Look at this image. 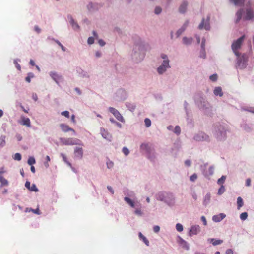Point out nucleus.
Instances as JSON below:
<instances>
[{"label":"nucleus","mask_w":254,"mask_h":254,"mask_svg":"<svg viewBox=\"0 0 254 254\" xmlns=\"http://www.w3.org/2000/svg\"><path fill=\"white\" fill-rule=\"evenodd\" d=\"M195 105L205 114L210 115L212 113V106L206 100V96L202 92L196 93L194 96Z\"/></svg>","instance_id":"obj_1"},{"label":"nucleus","mask_w":254,"mask_h":254,"mask_svg":"<svg viewBox=\"0 0 254 254\" xmlns=\"http://www.w3.org/2000/svg\"><path fill=\"white\" fill-rule=\"evenodd\" d=\"M146 46L140 39L135 43L131 54L132 60L136 63L141 62L144 58L146 52Z\"/></svg>","instance_id":"obj_2"},{"label":"nucleus","mask_w":254,"mask_h":254,"mask_svg":"<svg viewBox=\"0 0 254 254\" xmlns=\"http://www.w3.org/2000/svg\"><path fill=\"white\" fill-rule=\"evenodd\" d=\"M227 130L228 129L224 124L218 123L214 126L213 133L218 141H224L227 138Z\"/></svg>","instance_id":"obj_3"},{"label":"nucleus","mask_w":254,"mask_h":254,"mask_svg":"<svg viewBox=\"0 0 254 254\" xmlns=\"http://www.w3.org/2000/svg\"><path fill=\"white\" fill-rule=\"evenodd\" d=\"M157 200L164 202L169 206H173L175 203L174 195L170 192L160 191L156 195Z\"/></svg>","instance_id":"obj_4"},{"label":"nucleus","mask_w":254,"mask_h":254,"mask_svg":"<svg viewBox=\"0 0 254 254\" xmlns=\"http://www.w3.org/2000/svg\"><path fill=\"white\" fill-rule=\"evenodd\" d=\"M124 200L130 207L135 208L134 211V213L135 215L138 216H141L143 215V212L141 210V204L137 200H132L128 197H125Z\"/></svg>","instance_id":"obj_5"},{"label":"nucleus","mask_w":254,"mask_h":254,"mask_svg":"<svg viewBox=\"0 0 254 254\" xmlns=\"http://www.w3.org/2000/svg\"><path fill=\"white\" fill-rule=\"evenodd\" d=\"M140 149L145 151L147 157L152 162H154L156 158L155 149L152 145L149 143H142Z\"/></svg>","instance_id":"obj_6"},{"label":"nucleus","mask_w":254,"mask_h":254,"mask_svg":"<svg viewBox=\"0 0 254 254\" xmlns=\"http://www.w3.org/2000/svg\"><path fill=\"white\" fill-rule=\"evenodd\" d=\"M128 97V94L126 90L122 88L118 89L114 95V100L118 102H123Z\"/></svg>","instance_id":"obj_7"},{"label":"nucleus","mask_w":254,"mask_h":254,"mask_svg":"<svg viewBox=\"0 0 254 254\" xmlns=\"http://www.w3.org/2000/svg\"><path fill=\"white\" fill-rule=\"evenodd\" d=\"M193 139L197 142L205 141L209 142L210 141L209 136L203 131H199L194 134Z\"/></svg>","instance_id":"obj_8"},{"label":"nucleus","mask_w":254,"mask_h":254,"mask_svg":"<svg viewBox=\"0 0 254 254\" xmlns=\"http://www.w3.org/2000/svg\"><path fill=\"white\" fill-rule=\"evenodd\" d=\"M61 142L65 145H83L82 141L76 138H60V139Z\"/></svg>","instance_id":"obj_9"},{"label":"nucleus","mask_w":254,"mask_h":254,"mask_svg":"<svg viewBox=\"0 0 254 254\" xmlns=\"http://www.w3.org/2000/svg\"><path fill=\"white\" fill-rule=\"evenodd\" d=\"M244 38L245 36L243 35L239 38L237 40L235 41L232 44V49L235 54L238 57L239 56L240 53L237 50L240 48Z\"/></svg>","instance_id":"obj_10"},{"label":"nucleus","mask_w":254,"mask_h":254,"mask_svg":"<svg viewBox=\"0 0 254 254\" xmlns=\"http://www.w3.org/2000/svg\"><path fill=\"white\" fill-rule=\"evenodd\" d=\"M210 16L208 15L207 16L206 19L203 18L201 22L198 25V28L199 30L205 29L206 31H209L210 30Z\"/></svg>","instance_id":"obj_11"},{"label":"nucleus","mask_w":254,"mask_h":254,"mask_svg":"<svg viewBox=\"0 0 254 254\" xmlns=\"http://www.w3.org/2000/svg\"><path fill=\"white\" fill-rule=\"evenodd\" d=\"M109 111L112 113L116 119L121 122L124 123L125 120L120 113L115 108L110 107L108 108Z\"/></svg>","instance_id":"obj_12"},{"label":"nucleus","mask_w":254,"mask_h":254,"mask_svg":"<svg viewBox=\"0 0 254 254\" xmlns=\"http://www.w3.org/2000/svg\"><path fill=\"white\" fill-rule=\"evenodd\" d=\"M67 20H68L69 23L71 26L72 28L75 31H79L80 27L77 22L73 19L72 16L71 14H68L67 16Z\"/></svg>","instance_id":"obj_13"},{"label":"nucleus","mask_w":254,"mask_h":254,"mask_svg":"<svg viewBox=\"0 0 254 254\" xmlns=\"http://www.w3.org/2000/svg\"><path fill=\"white\" fill-rule=\"evenodd\" d=\"M102 6L100 3L90 2L87 5V8L89 12H94L99 10Z\"/></svg>","instance_id":"obj_14"},{"label":"nucleus","mask_w":254,"mask_h":254,"mask_svg":"<svg viewBox=\"0 0 254 254\" xmlns=\"http://www.w3.org/2000/svg\"><path fill=\"white\" fill-rule=\"evenodd\" d=\"M76 72L78 75V76L85 79H89L90 77L88 72L80 67H78L76 69Z\"/></svg>","instance_id":"obj_15"},{"label":"nucleus","mask_w":254,"mask_h":254,"mask_svg":"<svg viewBox=\"0 0 254 254\" xmlns=\"http://www.w3.org/2000/svg\"><path fill=\"white\" fill-rule=\"evenodd\" d=\"M49 75L51 78L57 84L62 80L63 77L61 74H58L55 71H51L49 72Z\"/></svg>","instance_id":"obj_16"},{"label":"nucleus","mask_w":254,"mask_h":254,"mask_svg":"<svg viewBox=\"0 0 254 254\" xmlns=\"http://www.w3.org/2000/svg\"><path fill=\"white\" fill-rule=\"evenodd\" d=\"M247 60L243 56L237 58V66L240 69H244L246 67Z\"/></svg>","instance_id":"obj_17"},{"label":"nucleus","mask_w":254,"mask_h":254,"mask_svg":"<svg viewBox=\"0 0 254 254\" xmlns=\"http://www.w3.org/2000/svg\"><path fill=\"white\" fill-rule=\"evenodd\" d=\"M200 231V227L198 225H192L189 230V235L192 236V235H197Z\"/></svg>","instance_id":"obj_18"},{"label":"nucleus","mask_w":254,"mask_h":254,"mask_svg":"<svg viewBox=\"0 0 254 254\" xmlns=\"http://www.w3.org/2000/svg\"><path fill=\"white\" fill-rule=\"evenodd\" d=\"M178 243L182 247V248L186 250H189L190 249V246L189 243L186 241L182 238L180 236H178Z\"/></svg>","instance_id":"obj_19"},{"label":"nucleus","mask_w":254,"mask_h":254,"mask_svg":"<svg viewBox=\"0 0 254 254\" xmlns=\"http://www.w3.org/2000/svg\"><path fill=\"white\" fill-rule=\"evenodd\" d=\"M189 24V21L187 20L185 21L183 25L179 28L176 33V37H179L186 29Z\"/></svg>","instance_id":"obj_20"},{"label":"nucleus","mask_w":254,"mask_h":254,"mask_svg":"<svg viewBox=\"0 0 254 254\" xmlns=\"http://www.w3.org/2000/svg\"><path fill=\"white\" fill-rule=\"evenodd\" d=\"M74 154L76 158L78 159H81L83 155V150L82 148L76 147L74 149Z\"/></svg>","instance_id":"obj_21"},{"label":"nucleus","mask_w":254,"mask_h":254,"mask_svg":"<svg viewBox=\"0 0 254 254\" xmlns=\"http://www.w3.org/2000/svg\"><path fill=\"white\" fill-rule=\"evenodd\" d=\"M170 68L166 66L160 65L157 68L156 71L159 75H162Z\"/></svg>","instance_id":"obj_22"},{"label":"nucleus","mask_w":254,"mask_h":254,"mask_svg":"<svg viewBox=\"0 0 254 254\" xmlns=\"http://www.w3.org/2000/svg\"><path fill=\"white\" fill-rule=\"evenodd\" d=\"M60 127L62 130L63 132H67L71 131H72L74 133V134H75V130L73 128L70 127L66 124H64V123L61 124L60 125Z\"/></svg>","instance_id":"obj_23"},{"label":"nucleus","mask_w":254,"mask_h":254,"mask_svg":"<svg viewBox=\"0 0 254 254\" xmlns=\"http://www.w3.org/2000/svg\"><path fill=\"white\" fill-rule=\"evenodd\" d=\"M226 217V215L223 213H219L217 215H215L212 217V220L215 222H220L223 219Z\"/></svg>","instance_id":"obj_24"},{"label":"nucleus","mask_w":254,"mask_h":254,"mask_svg":"<svg viewBox=\"0 0 254 254\" xmlns=\"http://www.w3.org/2000/svg\"><path fill=\"white\" fill-rule=\"evenodd\" d=\"M186 121L187 123V126L190 128H192L194 127V123L193 120L191 117L189 116V113L186 114Z\"/></svg>","instance_id":"obj_25"},{"label":"nucleus","mask_w":254,"mask_h":254,"mask_svg":"<svg viewBox=\"0 0 254 254\" xmlns=\"http://www.w3.org/2000/svg\"><path fill=\"white\" fill-rule=\"evenodd\" d=\"M188 6V2L186 0L183 1V2L180 5L179 8V12L181 14H184L186 12Z\"/></svg>","instance_id":"obj_26"},{"label":"nucleus","mask_w":254,"mask_h":254,"mask_svg":"<svg viewBox=\"0 0 254 254\" xmlns=\"http://www.w3.org/2000/svg\"><path fill=\"white\" fill-rule=\"evenodd\" d=\"M100 132L102 136L107 140H110L111 135L104 128H100Z\"/></svg>","instance_id":"obj_27"},{"label":"nucleus","mask_w":254,"mask_h":254,"mask_svg":"<svg viewBox=\"0 0 254 254\" xmlns=\"http://www.w3.org/2000/svg\"><path fill=\"white\" fill-rule=\"evenodd\" d=\"M254 17V13L251 9H247L244 19L245 20H251Z\"/></svg>","instance_id":"obj_28"},{"label":"nucleus","mask_w":254,"mask_h":254,"mask_svg":"<svg viewBox=\"0 0 254 254\" xmlns=\"http://www.w3.org/2000/svg\"><path fill=\"white\" fill-rule=\"evenodd\" d=\"M193 41L192 37H183L182 38V43L185 45L188 46L191 45Z\"/></svg>","instance_id":"obj_29"},{"label":"nucleus","mask_w":254,"mask_h":254,"mask_svg":"<svg viewBox=\"0 0 254 254\" xmlns=\"http://www.w3.org/2000/svg\"><path fill=\"white\" fill-rule=\"evenodd\" d=\"M241 128L247 132H251L253 130L252 126L246 123H243L241 125Z\"/></svg>","instance_id":"obj_30"},{"label":"nucleus","mask_w":254,"mask_h":254,"mask_svg":"<svg viewBox=\"0 0 254 254\" xmlns=\"http://www.w3.org/2000/svg\"><path fill=\"white\" fill-rule=\"evenodd\" d=\"M126 107L127 108L128 110L132 112H133L136 107V105L135 103H131L129 102H127L125 103Z\"/></svg>","instance_id":"obj_31"},{"label":"nucleus","mask_w":254,"mask_h":254,"mask_svg":"<svg viewBox=\"0 0 254 254\" xmlns=\"http://www.w3.org/2000/svg\"><path fill=\"white\" fill-rule=\"evenodd\" d=\"M213 93L216 96L222 97L223 95L222 88L220 86L215 87Z\"/></svg>","instance_id":"obj_32"},{"label":"nucleus","mask_w":254,"mask_h":254,"mask_svg":"<svg viewBox=\"0 0 254 254\" xmlns=\"http://www.w3.org/2000/svg\"><path fill=\"white\" fill-rule=\"evenodd\" d=\"M208 241L212 244L213 246L220 245L223 243V241L220 239H216L215 238H209Z\"/></svg>","instance_id":"obj_33"},{"label":"nucleus","mask_w":254,"mask_h":254,"mask_svg":"<svg viewBox=\"0 0 254 254\" xmlns=\"http://www.w3.org/2000/svg\"><path fill=\"white\" fill-rule=\"evenodd\" d=\"M244 13V11L243 9H240L236 13V23H238L240 20L242 19V16Z\"/></svg>","instance_id":"obj_34"},{"label":"nucleus","mask_w":254,"mask_h":254,"mask_svg":"<svg viewBox=\"0 0 254 254\" xmlns=\"http://www.w3.org/2000/svg\"><path fill=\"white\" fill-rule=\"evenodd\" d=\"M229 1L237 6H241L245 2V0H229Z\"/></svg>","instance_id":"obj_35"},{"label":"nucleus","mask_w":254,"mask_h":254,"mask_svg":"<svg viewBox=\"0 0 254 254\" xmlns=\"http://www.w3.org/2000/svg\"><path fill=\"white\" fill-rule=\"evenodd\" d=\"M21 124L27 127H30V120L29 118L21 117Z\"/></svg>","instance_id":"obj_36"},{"label":"nucleus","mask_w":254,"mask_h":254,"mask_svg":"<svg viewBox=\"0 0 254 254\" xmlns=\"http://www.w3.org/2000/svg\"><path fill=\"white\" fill-rule=\"evenodd\" d=\"M138 236L139 239L142 241L146 246H149V241L141 232L138 233Z\"/></svg>","instance_id":"obj_37"},{"label":"nucleus","mask_w":254,"mask_h":254,"mask_svg":"<svg viewBox=\"0 0 254 254\" xmlns=\"http://www.w3.org/2000/svg\"><path fill=\"white\" fill-rule=\"evenodd\" d=\"M125 195H126V197H128L129 198L130 197H134L135 196V193L132 191H130L128 189H126L124 190L123 191Z\"/></svg>","instance_id":"obj_38"},{"label":"nucleus","mask_w":254,"mask_h":254,"mask_svg":"<svg viewBox=\"0 0 254 254\" xmlns=\"http://www.w3.org/2000/svg\"><path fill=\"white\" fill-rule=\"evenodd\" d=\"M214 167L213 166H211L209 167L208 170L207 171V172L205 173V177H208L210 176H212L214 174Z\"/></svg>","instance_id":"obj_39"},{"label":"nucleus","mask_w":254,"mask_h":254,"mask_svg":"<svg viewBox=\"0 0 254 254\" xmlns=\"http://www.w3.org/2000/svg\"><path fill=\"white\" fill-rule=\"evenodd\" d=\"M208 163H205L203 165H201L200 166V169L201 171L202 172L203 175L205 177V173L207 172V167L208 166Z\"/></svg>","instance_id":"obj_40"},{"label":"nucleus","mask_w":254,"mask_h":254,"mask_svg":"<svg viewBox=\"0 0 254 254\" xmlns=\"http://www.w3.org/2000/svg\"><path fill=\"white\" fill-rule=\"evenodd\" d=\"M237 208L239 209L241 207H242L244 205L243 200L241 197L239 196L237 198Z\"/></svg>","instance_id":"obj_41"},{"label":"nucleus","mask_w":254,"mask_h":254,"mask_svg":"<svg viewBox=\"0 0 254 254\" xmlns=\"http://www.w3.org/2000/svg\"><path fill=\"white\" fill-rule=\"evenodd\" d=\"M199 58L205 59L206 58L205 49H200L199 51Z\"/></svg>","instance_id":"obj_42"},{"label":"nucleus","mask_w":254,"mask_h":254,"mask_svg":"<svg viewBox=\"0 0 254 254\" xmlns=\"http://www.w3.org/2000/svg\"><path fill=\"white\" fill-rule=\"evenodd\" d=\"M173 132L177 136L180 135L181 132L180 127L178 125L176 126L173 129Z\"/></svg>","instance_id":"obj_43"},{"label":"nucleus","mask_w":254,"mask_h":254,"mask_svg":"<svg viewBox=\"0 0 254 254\" xmlns=\"http://www.w3.org/2000/svg\"><path fill=\"white\" fill-rule=\"evenodd\" d=\"M0 182L1 186H7L8 185V181L5 179L2 176H0Z\"/></svg>","instance_id":"obj_44"},{"label":"nucleus","mask_w":254,"mask_h":254,"mask_svg":"<svg viewBox=\"0 0 254 254\" xmlns=\"http://www.w3.org/2000/svg\"><path fill=\"white\" fill-rule=\"evenodd\" d=\"M34 77V74L32 72H29L27 73V75L25 78V81L30 83L31 82V79Z\"/></svg>","instance_id":"obj_45"},{"label":"nucleus","mask_w":254,"mask_h":254,"mask_svg":"<svg viewBox=\"0 0 254 254\" xmlns=\"http://www.w3.org/2000/svg\"><path fill=\"white\" fill-rule=\"evenodd\" d=\"M5 136L2 135L0 137V146L1 147H4L5 145Z\"/></svg>","instance_id":"obj_46"},{"label":"nucleus","mask_w":254,"mask_h":254,"mask_svg":"<svg viewBox=\"0 0 254 254\" xmlns=\"http://www.w3.org/2000/svg\"><path fill=\"white\" fill-rule=\"evenodd\" d=\"M210 197H211V195L210 194V193H207L205 197H204V205H206L210 201Z\"/></svg>","instance_id":"obj_47"},{"label":"nucleus","mask_w":254,"mask_h":254,"mask_svg":"<svg viewBox=\"0 0 254 254\" xmlns=\"http://www.w3.org/2000/svg\"><path fill=\"white\" fill-rule=\"evenodd\" d=\"M242 110L254 114V107H245L242 108Z\"/></svg>","instance_id":"obj_48"},{"label":"nucleus","mask_w":254,"mask_h":254,"mask_svg":"<svg viewBox=\"0 0 254 254\" xmlns=\"http://www.w3.org/2000/svg\"><path fill=\"white\" fill-rule=\"evenodd\" d=\"M18 62H20V59H16L14 60V64H15L16 68L17 69V70L20 71L21 70V66L18 64Z\"/></svg>","instance_id":"obj_49"},{"label":"nucleus","mask_w":254,"mask_h":254,"mask_svg":"<svg viewBox=\"0 0 254 254\" xmlns=\"http://www.w3.org/2000/svg\"><path fill=\"white\" fill-rule=\"evenodd\" d=\"M27 163L29 165H33L35 164L36 161L34 157L30 156L29 157Z\"/></svg>","instance_id":"obj_50"},{"label":"nucleus","mask_w":254,"mask_h":254,"mask_svg":"<svg viewBox=\"0 0 254 254\" xmlns=\"http://www.w3.org/2000/svg\"><path fill=\"white\" fill-rule=\"evenodd\" d=\"M160 58L163 61L170 62L168 55L165 54L161 53L160 55Z\"/></svg>","instance_id":"obj_51"},{"label":"nucleus","mask_w":254,"mask_h":254,"mask_svg":"<svg viewBox=\"0 0 254 254\" xmlns=\"http://www.w3.org/2000/svg\"><path fill=\"white\" fill-rule=\"evenodd\" d=\"M110 121L111 123L114 124L116 126H117L119 128H121L122 127V126L121 124H120V123L116 121L115 120V119L114 118H110Z\"/></svg>","instance_id":"obj_52"},{"label":"nucleus","mask_w":254,"mask_h":254,"mask_svg":"<svg viewBox=\"0 0 254 254\" xmlns=\"http://www.w3.org/2000/svg\"><path fill=\"white\" fill-rule=\"evenodd\" d=\"M226 177L225 176H222L217 181V184L219 185H222L224 183L226 180Z\"/></svg>","instance_id":"obj_53"},{"label":"nucleus","mask_w":254,"mask_h":254,"mask_svg":"<svg viewBox=\"0 0 254 254\" xmlns=\"http://www.w3.org/2000/svg\"><path fill=\"white\" fill-rule=\"evenodd\" d=\"M144 123L146 127L147 128L150 127L151 125V121L150 119L147 118L144 119Z\"/></svg>","instance_id":"obj_54"},{"label":"nucleus","mask_w":254,"mask_h":254,"mask_svg":"<svg viewBox=\"0 0 254 254\" xmlns=\"http://www.w3.org/2000/svg\"><path fill=\"white\" fill-rule=\"evenodd\" d=\"M248 217V213L247 212H243L240 215V218L241 220L244 221L247 219Z\"/></svg>","instance_id":"obj_55"},{"label":"nucleus","mask_w":254,"mask_h":254,"mask_svg":"<svg viewBox=\"0 0 254 254\" xmlns=\"http://www.w3.org/2000/svg\"><path fill=\"white\" fill-rule=\"evenodd\" d=\"M209 79L212 82H215L217 80L218 75L217 74L215 73L210 76Z\"/></svg>","instance_id":"obj_56"},{"label":"nucleus","mask_w":254,"mask_h":254,"mask_svg":"<svg viewBox=\"0 0 254 254\" xmlns=\"http://www.w3.org/2000/svg\"><path fill=\"white\" fill-rule=\"evenodd\" d=\"M225 191V187L223 185H221L218 191V194L220 195L222 194Z\"/></svg>","instance_id":"obj_57"},{"label":"nucleus","mask_w":254,"mask_h":254,"mask_svg":"<svg viewBox=\"0 0 254 254\" xmlns=\"http://www.w3.org/2000/svg\"><path fill=\"white\" fill-rule=\"evenodd\" d=\"M13 158L15 160L20 161L21 160L22 157L20 153H16L14 154Z\"/></svg>","instance_id":"obj_58"},{"label":"nucleus","mask_w":254,"mask_h":254,"mask_svg":"<svg viewBox=\"0 0 254 254\" xmlns=\"http://www.w3.org/2000/svg\"><path fill=\"white\" fill-rule=\"evenodd\" d=\"M55 43H56L61 47L62 50L63 52L66 51V48L58 40L55 41Z\"/></svg>","instance_id":"obj_59"},{"label":"nucleus","mask_w":254,"mask_h":254,"mask_svg":"<svg viewBox=\"0 0 254 254\" xmlns=\"http://www.w3.org/2000/svg\"><path fill=\"white\" fill-rule=\"evenodd\" d=\"M176 229L178 232H182L183 230V226L180 223H177L176 225Z\"/></svg>","instance_id":"obj_60"},{"label":"nucleus","mask_w":254,"mask_h":254,"mask_svg":"<svg viewBox=\"0 0 254 254\" xmlns=\"http://www.w3.org/2000/svg\"><path fill=\"white\" fill-rule=\"evenodd\" d=\"M29 190H30L31 191H34V192H38L39 190H38V189L37 188L36 185L34 184H33L32 185V186H31V187L29 189Z\"/></svg>","instance_id":"obj_61"},{"label":"nucleus","mask_w":254,"mask_h":254,"mask_svg":"<svg viewBox=\"0 0 254 254\" xmlns=\"http://www.w3.org/2000/svg\"><path fill=\"white\" fill-rule=\"evenodd\" d=\"M107 167L108 169H111L114 166V163L111 160H108L106 163Z\"/></svg>","instance_id":"obj_62"},{"label":"nucleus","mask_w":254,"mask_h":254,"mask_svg":"<svg viewBox=\"0 0 254 254\" xmlns=\"http://www.w3.org/2000/svg\"><path fill=\"white\" fill-rule=\"evenodd\" d=\"M162 12V8L160 6H156L154 10V13L155 14L158 15Z\"/></svg>","instance_id":"obj_63"},{"label":"nucleus","mask_w":254,"mask_h":254,"mask_svg":"<svg viewBox=\"0 0 254 254\" xmlns=\"http://www.w3.org/2000/svg\"><path fill=\"white\" fill-rule=\"evenodd\" d=\"M122 152L125 156H127L129 153V151L126 147H124L122 149Z\"/></svg>","instance_id":"obj_64"}]
</instances>
